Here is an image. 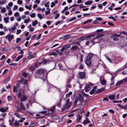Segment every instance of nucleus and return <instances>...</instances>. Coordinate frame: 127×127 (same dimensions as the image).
I'll return each instance as SVG.
<instances>
[{"label":"nucleus","mask_w":127,"mask_h":127,"mask_svg":"<svg viewBox=\"0 0 127 127\" xmlns=\"http://www.w3.org/2000/svg\"><path fill=\"white\" fill-rule=\"evenodd\" d=\"M21 96L20 100L22 102L25 101L28 98L25 95H22Z\"/></svg>","instance_id":"nucleus-11"},{"label":"nucleus","mask_w":127,"mask_h":127,"mask_svg":"<svg viewBox=\"0 0 127 127\" xmlns=\"http://www.w3.org/2000/svg\"><path fill=\"white\" fill-rule=\"evenodd\" d=\"M50 61V60L47 59H44L42 62V63L43 64H46L49 63Z\"/></svg>","instance_id":"nucleus-14"},{"label":"nucleus","mask_w":127,"mask_h":127,"mask_svg":"<svg viewBox=\"0 0 127 127\" xmlns=\"http://www.w3.org/2000/svg\"><path fill=\"white\" fill-rule=\"evenodd\" d=\"M89 100H86L85 101L83 102L81 104V105L84 106L86 104L87 102H88L89 101Z\"/></svg>","instance_id":"nucleus-42"},{"label":"nucleus","mask_w":127,"mask_h":127,"mask_svg":"<svg viewBox=\"0 0 127 127\" xmlns=\"http://www.w3.org/2000/svg\"><path fill=\"white\" fill-rule=\"evenodd\" d=\"M25 119V118H22L20 120L18 121L19 122H20L21 123H22L23 122V121H24Z\"/></svg>","instance_id":"nucleus-51"},{"label":"nucleus","mask_w":127,"mask_h":127,"mask_svg":"<svg viewBox=\"0 0 127 127\" xmlns=\"http://www.w3.org/2000/svg\"><path fill=\"white\" fill-rule=\"evenodd\" d=\"M60 51H57L59 53V54H60V55H62L63 53V51H64V50H63V49H62V48L60 50Z\"/></svg>","instance_id":"nucleus-40"},{"label":"nucleus","mask_w":127,"mask_h":127,"mask_svg":"<svg viewBox=\"0 0 127 127\" xmlns=\"http://www.w3.org/2000/svg\"><path fill=\"white\" fill-rule=\"evenodd\" d=\"M91 60L86 58L85 63L88 66H90L91 65Z\"/></svg>","instance_id":"nucleus-9"},{"label":"nucleus","mask_w":127,"mask_h":127,"mask_svg":"<svg viewBox=\"0 0 127 127\" xmlns=\"http://www.w3.org/2000/svg\"><path fill=\"white\" fill-rule=\"evenodd\" d=\"M18 8V6L16 5H15L13 8V9L14 10H15L16 9H17Z\"/></svg>","instance_id":"nucleus-59"},{"label":"nucleus","mask_w":127,"mask_h":127,"mask_svg":"<svg viewBox=\"0 0 127 127\" xmlns=\"http://www.w3.org/2000/svg\"><path fill=\"white\" fill-rule=\"evenodd\" d=\"M70 44H67L66 45L62 47V49L64 50L67 49L68 48L70 47Z\"/></svg>","instance_id":"nucleus-16"},{"label":"nucleus","mask_w":127,"mask_h":127,"mask_svg":"<svg viewBox=\"0 0 127 127\" xmlns=\"http://www.w3.org/2000/svg\"><path fill=\"white\" fill-rule=\"evenodd\" d=\"M124 82V81L123 80H121L117 82L116 84V86H118L120 85L122 83H123Z\"/></svg>","instance_id":"nucleus-19"},{"label":"nucleus","mask_w":127,"mask_h":127,"mask_svg":"<svg viewBox=\"0 0 127 127\" xmlns=\"http://www.w3.org/2000/svg\"><path fill=\"white\" fill-rule=\"evenodd\" d=\"M81 116L80 115H78L77 117V123H78L80 122V121L81 119Z\"/></svg>","instance_id":"nucleus-18"},{"label":"nucleus","mask_w":127,"mask_h":127,"mask_svg":"<svg viewBox=\"0 0 127 127\" xmlns=\"http://www.w3.org/2000/svg\"><path fill=\"white\" fill-rule=\"evenodd\" d=\"M23 56V55H21L18 56L16 59V60L15 61L16 62L18 61Z\"/></svg>","instance_id":"nucleus-34"},{"label":"nucleus","mask_w":127,"mask_h":127,"mask_svg":"<svg viewBox=\"0 0 127 127\" xmlns=\"http://www.w3.org/2000/svg\"><path fill=\"white\" fill-rule=\"evenodd\" d=\"M78 49L79 48L77 46H73L71 48V49L74 51H75Z\"/></svg>","instance_id":"nucleus-23"},{"label":"nucleus","mask_w":127,"mask_h":127,"mask_svg":"<svg viewBox=\"0 0 127 127\" xmlns=\"http://www.w3.org/2000/svg\"><path fill=\"white\" fill-rule=\"evenodd\" d=\"M55 109V107L54 106L50 108V110L52 112Z\"/></svg>","instance_id":"nucleus-53"},{"label":"nucleus","mask_w":127,"mask_h":127,"mask_svg":"<svg viewBox=\"0 0 127 127\" xmlns=\"http://www.w3.org/2000/svg\"><path fill=\"white\" fill-rule=\"evenodd\" d=\"M85 73L84 72H82L80 73L79 77L81 79H84L85 77Z\"/></svg>","instance_id":"nucleus-8"},{"label":"nucleus","mask_w":127,"mask_h":127,"mask_svg":"<svg viewBox=\"0 0 127 127\" xmlns=\"http://www.w3.org/2000/svg\"><path fill=\"white\" fill-rule=\"evenodd\" d=\"M45 70L44 69H40L37 70L36 72V74L37 75H40L42 74Z\"/></svg>","instance_id":"nucleus-4"},{"label":"nucleus","mask_w":127,"mask_h":127,"mask_svg":"<svg viewBox=\"0 0 127 127\" xmlns=\"http://www.w3.org/2000/svg\"><path fill=\"white\" fill-rule=\"evenodd\" d=\"M6 3V0H2L1 1H0V5L2 4H4Z\"/></svg>","instance_id":"nucleus-46"},{"label":"nucleus","mask_w":127,"mask_h":127,"mask_svg":"<svg viewBox=\"0 0 127 127\" xmlns=\"http://www.w3.org/2000/svg\"><path fill=\"white\" fill-rule=\"evenodd\" d=\"M97 88L96 86H95L92 89L90 92V93L92 95L95 93Z\"/></svg>","instance_id":"nucleus-10"},{"label":"nucleus","mask_w":127,"mask_h":127,"mask_svg":"<svg viewBox=\"0 0 127 127\" xmlns=\"http://www.w3.org/2000/svg\"><path fill=\"white\" fill-rule=\"evenodd\" d=\"M121 107H122L121 109H123L125 110L127 109V105L125 106H122Z\"/></svg>","instance_id":"nucleus-58"},{"label":"nucleus","mask_w":127,"mask_h":127,"mask_svg":"<svg viewBox=\"0 0 127 127\" xmlns=\"http://www.w3.org/2000/svg\"><path fill=\"white\" fill-rule=\"evenodd\" d=\"M23 75L24 77L26 78L28 76V74L26 72H23Z\"/></svg>","instance_id":"nucleus-43"},{"label":"nucleus","mask_w":127,"mask_h":127,"mask_svg":"<svg viewBox=\"0 0 127 127\" xmlns=\"http://www.w3.org/2000/svg\"><path fill=\"white\" fill-rule=\"evenodd\" d=\"M94 56V54L92 53H90L87 56L86 58L92 60V59Z\"/></svg>","instance_id":"nucleus-15"},{"label":"nucleus","mask_w":127,"mask_h":127,"mask_svg":"<svg viewBox=\"0 0 127 127\" xmlns=\"http://www.w3.org/2000/svg\"><path fill=\"white\" fill-rule=\"evenodd\" d=\"M25 7L26 8L29 9V10H31V9L30 6H28L26 5V6Z\"/></svg>","instance_id":"nucleus-62"},{"label":"nucleus","mask_w":127,"mask_h":127,"mask_svg":"<svg viewBox=\"0 0 127 127\" xmlns=\"http://www.w3.org/2000/svg\"><path fill=\"white\" fill-rule=\"evenodd\" d=\"M82 94H83V95L84 96L86 97L87 98H89V95H88L85 94V93H84V92H83L82 93Z\"/></svg>","instance_id":"nucleus-38"},{"label":"nucleus","mask_w":127,"mask_h":127,"mask_svg":"<svg viewBox=\"0 0 127 127\" xmlns=\"http://www.w3.org/2000/svg\"><path fill=\"white\" fill-rule=\"evenodd\" d=\"M11 120H9V124L11 126L13 125V123L14 121V118L11 117Z\"/></svg>","instance_id":"nucleus-24"},{"label":"nucleus","mask_w":127,"mask_h":127,"mask_svg":"<svg viewBox=\"0 0 127 127\" xmlns=\"http://www.w3.org/2000/svg\"><path fill=\"white\" fill-rule=\"evenodd\" d=\"M60 16V14L59 13H57L55 15V19H56L58 18Z\"/></svg>","instance_id":"nucleus-52"},{"label":"nucleus","mask_w":127,"mask_h":127,"mask_svg":"<svg viewBox=\"0 0 127 127\" xmlns=\"http://www.w3.org/2000/svg\"><path fill=\"white\" fill-rule=\"evenodd\" d=\"M70 37V35H66L64 36L63 37V39L64 40H65L68 38Z\"/></svg>","instance_id":"nucleus-35"},{"label":"nucleus","mask_w":127,"mask_h":127,"mask_svg":"<svg viewBox=\"0 0 127 127\" xmlns=\"http://www.w3.org/2000/svg\"><path fill=\"white\" fill-rule=\"evenodd\" d=\"M90 123V122L88 120V118H86V120L83 122V124L84 125H85L87 124Z\"/></svg>","instance_id":"nucleus-25"},{"label":"nucleus","mask_w":127,"mask_h":127,"mask_svg":"<svg viewBox=\"0 0 127 127\" xmlns=\"http://www.w3.org/2000/svg\"><path fill=\"white\" fill-rule=\"evenodd\" d=\"M21 40V39L19 38H18L16 39V42L17 43H18L19 41H20Z\"/></svg>","instance_id":"nucleus-64"},{"label":"nucleus","mask_w":127,"mask_h":127,"mask_svg":"<svg viewBox=\"0 0 127 127\" xmlns=\"http://www.w3.org/2000/svg\"><path fill=\"white\" fill-rule=\"evenodd\" d=\"M94 35H90L87 36H86V40H88L89 39L91 38L92 37L94 36Z\"/></svg>","instance_id":"nucleus-30"},{"label":"nucleus","mask_w":127,"mask_h":127,"mask_svg":"<svg viewBox=\"0 0 127 127\" xmlns=\"http://www.w3.org/2000/svg\"><path fill=\"white\" fill-rule=\"evenodd\" d=\"M113 102L114 103H118L119 102H122V101L121 100H119V101L114 100L113 101Z\"/></svg>","instance_id":"nucleus-54"},{"label":"nucleus","mask_w":127,"mask_h":127,"mask_svg":"<svg viewBox=\"0 0 127 127\" xmlns=\"http://www.w3.org/2000/svg\"><path fill=\"white\" fill-rule=\"evenodd\" d=\"M7 98L9 101H10L12 100L11 97L10 96H8L7 97Z\"/></svg>","instance_id":"nucleus-56"},{"label":"nucleus","mask_w":127,"mask_h":127,"mask_svg":"<svg viewBox=\"0 0 127 127\" xmlns=\"http://www.w3.org/2000/svg\"><path fill=\"white\" fill-rule=\"evenodd\" d=\"M85 91L86 92L89 91L90 90V88L88 86H86L85 88Z\"/></svg>","instance_id":"nucleus-32"},{"label":"nucleus","mask_w":127,"mask_h":127,"mask_svg":"<svg viewBox=\"0 0 127 127\" xmlns=\"http://www.w3.org/2000/svg\"><path fill=\"white\" fill-rule=\"evenodd\" d=\"M16 28L15 27V26H14L11 28H9V30L10 32H13V31H14Z\"/></svg>","instance_id":"nucleus-28"},{"label":"nucleus","mask_w":127,"mask_h":127,"mask_svg":"<svg viewBox=\"0 0 127 127\" xmlns=\"http://www.w3.org/2000/svg\"><path fill=\"white\" fill-rule=\"evenodd\" d=\"M92 3L93 1L92 0H88V1L86 2L85 4L86 5H88L92 4Z\"/></svg>","instance_id":"nucleus-31"},{"label":"nucleus","mask_w":127,"mask_h":127,"mask_svg":"<svg viewBox=\"0 0 127 127\" xmlns=\"http://www.w3.org/2000/svg\"><path fill=\"white\" fill-rule=\"evenodd\" d=\"M6 11V9L5 8H2L1 10V12H4Z\"/></svg>","instance_id":"nucleus-57"},{"label":"nucleus","mask_w":127,"mask_h":127,"mask_svg":"<svg viewBox=\"0 0 127 127\" xmlns=\"http://www.w3.org/2000/svg\"><path fill=\"white\" fill-rule=\"evenodd\" d=\"M38 17L40 19H42L43 18L41 14L40 13H38Z\"/></svg>","instance_id":"nucleus-50"},{"label":"nucleus","mask_w":127,"mask_h":127,"mask_svg":"<svg viewBox=\"0 0 127 127\" xmlns=\"http://www.w3.org/2000/svg\"><path fill=\"white\" fill-rule=\"evenodd\" d=\"M60 118V117L58 116L55 115L53 116L52 118H53L54 120H56L59 119Z\"/></svg>","instance_id":"nucleus-37"},{"label":"nucleus","mask_w":127,"mask_h":127,"mask_svg":"<svg viewBox=\"0 0 127 127\" xmlns=\"http://www.w3.org/2000/svg\"><path fill=\"white\" fill-rule=\"evenodd\" d=\"M114 76H112L111 79V82L110 83V85H113L114 83Z\"/></svg>","instance_id":"nucleus-29"},{"label":"nucleus","mask_w":127,"mask_h":127,"mask_svg":"<svg viewBox=\"0 0 127 127\" xmlns=\"http://www.w3.org/2000/svg\"><path fill=\"white\" fill-rule=\"evenodd\" d=\"M15 127H18L19 126L20 124L19 122L18 121H15V122L13 124Z\"/></svg>","instance_id":"nucleus-20"},{"label":"nucleus","mask_w":127,"mask_h":127,"mask_svg":"<svg viewBox=\"0 0 127 127\" xmlns=\"http://www.w3.org/2000/svg\"><path fill=\"white\" fill-rule=\"evenodd\" d=\"M29 69L30 70H34V66H31L30 67Z\"/></svg>","instance_id":"nucleus-63"},{"label":"nucleus","mask_w":127,"mask_h":127,"mask_svg":"<svg viewBox=\"0 0 127 127\" xmlns=\"http://www.w3.org/2000/svg\"><path fill=\"white\" fill-rule=\"evenodd\" d=\"M77 97L80 102H82L84 100V98L81 94H78V97Z\"/></svg>","instance_id":"nucleus-7"},{"label":"nucleus","mask_w":127,"mask_h":127,"mask_svg":"<svg viewBox=\"0 0 127 127\" xmlns=\"http://www.w3.org/2000/svg\"><path fill=\"white\" fill-rule=\"evenodd\" d=\"M108 98L110 99L113 100L115 98V95H109L108 96Z\"/></svg>","instance_id":"nucleus-36"},{"label":"nucleus","mask_w":127,"mask_h":127,"mask_svg":"<svg viewBox=\"0 0 127 127\" xmlns=\"http://www.w3.org/2000/svg\"><path fill=\"white\" fill-rule=\"evenodd\" d=\"M102 78L101 77H100V82L101 83V84L103 85H105L106 83V82L105 80H101Z\"/></svg>","instance_id":"nucleus-17"},{"label":"nucleus","mask_w":127,"mask_h":127,"mask_svg":"<svg viewBox=\"0 0 127 127\" xmlns=\"http://www.w3.org/2000/svg\"><path fill=\"white\" fill-rule=\"evenodd\" d=\"M38 22L37 20H35L32 22V24L33 26H35L37 23Z\"/></svg>","instance_id":"nucleus-39"},{"label":"nucleus","mask_w":127,"mask_h":127,"mask_svg":"<svg viewBox=\"0 0 127 127\" xmlns=\"http://www.w3.org/2000/svg\"><path fill=\"white\" fill-rule=\"evenodd\" d=\"M30 16L32 18H34L35 16V14L34 13H33L30 15Z\"/></svg>","instance_id":"nucleus-49"},{"label":"nucleus","mask_w":127,"mask_h":127,"mask_svg":"<svg viewBox=\"0 0 127 127\" xmlns=\"http://www.w3.org/2000/svg\"><path fill=\"white\" fill-rule=\"evenodd\" d=\"M17 3L18 4H21L22 3V1L20 0H18L17 1Z\"/></svg>","instance_id":"nucleus-61"},{"label":"nucleus","mask_w":127,"mask_h":127,"mask_svg":"<svg viewBox=\"0 0 127 127\" xmlns=\"http://www.w3.org/2000/svg\"><path fill=\"white\" fill-rule=\"evenodd\" d=\"M16 108L18 109L16 111V112H20L21 110H22V109H21V108H20L19 107L17 106V107H16Z\"/></svg>","instance_id":"nucleus-55"},{"label":"nucleus","mask_w":127,"mask_h":127,"mask_svg":"<svg viewBox=\"0 0 127 127\" xmlns=\"http://www.w3.org/2000/svg\"><path fill=\"white\" fill-rule=\"evenodd\" d=\"M4 20L5 23H8V18H4Z\"/></svg>","instance_id":"nucleus-48"},{"label":"nucleus","mask_w":127,"mask_h":127,"mask_svg":"<svg viewBox=\"0 0 127 127\" xmlns=\"http://www.w3.org/2000/svg\"><path fill=\"white\" fill-rule=\"evenodd\" d=\"M49 56L54 55V56H56L57 55V54L55 52H53L49 53Z\"/></svg>","instance_id":"nucleus-41"},{"label":"nucleus","mask_w":127,"mask_h":127,"mask_svg":"<svg viewBox=\"0 0 127 127\" xmlns=\"http://www.w3.org/2000/svg\"><path fill=\"white\" fill-rule=\"evenodd\" d=\"M20 106L21 108L22 109V110H25V109L24 104L22 102H20Z\"/></svg>","instance_id":"nucleus-27"},{"label":"nucleus","mask_w":127,"mask_h":127,"mask_svg":"<svg viewBox=\"0 0 127 127\" xmlns=\"http://www.w3.org/2000/svg\"><path fill=\"white\" fill-rule=\"evenodd\" d=\"M104 36V35L103 34H98L96 36L95 38H99Z\"/></svg>","instance_id":"nucleus-33"},{"label":"nucleus","mask_w":127,"mask_h":127,"mask_svg":"<svg viewBox=\"0 0 127 127\" xmlns=\"http://www.w3.org/2000/svg\"><path fill=\"white\" fill-rule=\"evenodd\" d=\"M69 102V99L65 100V104L63 106L62 109V111H64L65 109H68L71 105V103Z\"/></svg>","instance_id":"nucleus-1"},{"label":"nucleus","mask_w":127,"mask_h":127,"mask_svg":"<svg viewBox=\"0 0 127 127\" xmlns=\"http://www.w3.org/2000/svg\"><path fill=\"white\" fill-rule=\"evenodd\" d=\"M120 34H118L116 33L112 34L110 36L111 38H113L114 41H117L119 40V39L117 38L118 37H120Z\"/></svg>","instance_id":"nucleus-2"},{"label":"nucleus","mask_w":127,"mask_h":127,"mask_svg":"<svg viewBox=\"0 0 127 127\" xmlns=\"http://www.w3.org/2000/svg\"><path fill=\"white\" fill-rule=\"evenodd\" d=\"M22 84H24L25 85V88H26L27 90H28L29 88H28V86L27 84V81L26 80H25L24 81L22 82Z\"/></svg>","instance_id":"nucleus-12"},{"label":"nucleus","mask_w":127,"mask_h":127,"mask_svg":"<svg viewBox=\"0 0 127 127\" xmlns=\"http://www.w3.org/2000/svg\"><path fill=\"white\" fill-rule=\"evenodd\" d=\"M24 89H22L20 90V92L18 94V98L21 97L22 95H25L24 94Z\"/></svg>","instance_id":"nucleus-3"},{"label":"nucleus","mask_w":127,"mask_h":127,"mask_svg":"<svg viewBox=\"0 0 127 127\" xmlns=\"http://www.w3.org/2000/svg\"><path fill=\"white\" fill-rule=\"evenodd\" d=\"M29 55L28 56V58L29 59H31L36 57V54L35 53L33 54H31V53L30 52L29 53Z\"/></svg>","instance_id":"nucleus-5"},{"label":"nucleus","mask_w":127,"mask_h":127,"mask_svg":"<svg viewBox=\"0 0 127 127\" xmlns=\"http://www.w3.org/2000/svg\"><path fill=\"white\" fill-rule=\"evenodd\" d=\"M37 124L36 122H34L33 123H31L29 126V127H32L35 126Z\"/></svg>","instance_id":"nucleus-26"},{"label":"nucleus","mask_w":127,"mask_h":127,"mask_svg":"<svg viewBox=\"0 0 127 127\" xmlns=\"http://www.w3.org/2000/svg\"><path fill=\"white\" fill-rule=\"evenodd\" d=\"M68 7L66 6L64 8V9L61 12L62 13H64L65 10H66L68 9Z\"/></svg>","instance_id":"nucleus-45"},{"label":"nucleus","mask_w":127,"mask_h":127,"mask_svg":"<svg viewBox=\"0 0 127 127\" xmlns=\"http://www.w3.org/2000/svg\"><path fill=\"white\" fill-rule=\"evenodd\" d=\"M58 66H59V68L61 69H62L63 67V66L62 65L60 64H58Z\"/></svg>","instance_id":"nucleus-60"},{"label":"nucleus","mask_w":127,"mask_h":127,"mask_svg":"<svg viewBox=\"0 0 127 127\" xmlns=\"http://www.w3.org/2000/svg\"><path fill=\"white\" fill-rule=\"evenodd\" d=\"M85 36H82L80 37L79 39V40L81 42V41H82L85 39Z\"/></svg>","instance_id":"nucleus-44"},{"label":"nucleus","mask_w":127,"mask_h":127,"mask_svg":"<svg viewBox=\"0 0 127 127\" xmlns=\"http://www.w3.org/2000/svg\"><path fill=\"white\" fill-rule=\"evenodd\" d=\"M13 35L9 34H8L5 37L6 38H7L8 41L10 42L11 41L12 39L13 38Z\"/></svg>","instance_id":"nucleus-6"},{"label":"nucleus","mask_w":127,"mask_h":127,"mask_svg":"<svg viewBox=\"0 0 127 127\" xmlns=\"http://www.w3.org/2000/svg\"><path fill=\"white\" fill-rule=\"evenodd\" d=\"M8 109V107L1 108H0V111L2 112H4L6 111Z\"/></svg>","instance_id":"nucleus-13"},{"label":"nucleus","mask_w":127,"mask_h":127,"mask_svg":"<svg viewBox=\"0 0 127 127\" xmlns=\"http://www.w3.org/2000/svg\"><path fill=\"white\" fill-rule=\"evenodd\" d=\"M80 41L79 40L76 42H74L73 43V44H77V45H79L80 43Z\"/></svg>","instance_id":"nucleus-47"},{"label":"nucleus","mask_w":127,"mask_h":127,"mask_svg":"<svg viewBox=\"0 0 127 127\" xmlns=\"http://www.w3.org/2000/svg\"><path fill=\"white\" fill-rule=\"evenodd\" d=\"M104 90V88H102L101 89H98L95 92V94L99 93L103 91Z\"/></svg>","instance_id":"nucleus-21"},{"label":"nucleus","mask_w":127,"mask_h":127,"mask_svg":"<svg viewBox=\"0 0 127 127\" xmlns=\"http://www.w3.org/2000/svg\"><path fill=\"white\" fill-rule=\"evenodd\" d=\"M79 99L77 97L75 98V100L74 101V103L73 104L74 106H76L77 105V103Z\"/></svg>","instance_id":"nucleus-22"}]
</instances>
